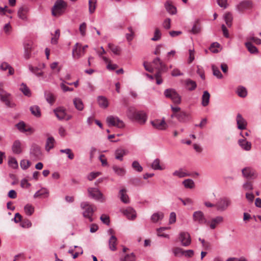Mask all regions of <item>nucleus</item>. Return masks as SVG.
I'll return each mask as SVG.
<instances>
[{"label":"nucleus","mask_w":261,"mask_h":261,"mask_svg":"<svg viewBox=\"0 0 261 261\" xmlns=\"http://www.w3.org/2000/svg\"><path fill=\"white\" fill-rule=\"evenodd\" d=\"M127 116L129 119L135 121L141 124H144L147 118L146 114L144 112H136L132 108H129L128 109Z\"/></svg>","instance_id":"nucleus-1"},{"label":"nucleus","mask_w":261,"mask_h":261,"mask_svg":"<svg viewBox=\"0 0 261 261\" xmlns=\"http://www.w3.org/2000/svg\"><path fill=\"white\" fill-rule=\"evenodd\" d=\"M67 7V4L63 0H57L51 8V14L55 17L62 15Z\"/></svg>","instance_id":"nucleus-2"},{"label":"nucleus","mask_w":261,"mask_h":261,"mask_svg":"<svg viewBox=\"0 0 261 261\" xmlns=\"http://www.w3.org/2000/svg\"><path fill=\"white\" fill-rule=\"evenodd\" d=\"M81 207L84 211L83 213V216L88 218L90 222H92L93 221L92 216L96 208H94V206L90 204L88 202H82L81 203Z\"/></svg>","instance_id":"nucleus-3"},{"label":"nucleus","mask_w":261,"mask_h":261,"mask_svg":"<svg viewBox=\"0 0 261 261\" xmlns=\"http://www.w3.org/2000/svg\"><path fill=\"white\" fill-rule=\"evenodd\" d=\"M164 94L166 98L171 99L174 103L179 105L181 103V96L175 89L172 88L166 89Z\"/></svg>","instance_id":"nucleus-4"},{"label":"nucleus","mask_w":261,"mask_h":261,"mask_svg":"<svg viewBox=\"0 0 261 261\" xmlns=\"http://www.w3.org/2000/svg\"><path fill=\"white\" fill-rule=\"evenodd\" d=\"M106 121L110 126H114L120 128H123L124 126V123L123 121L117 117L109 116L107 118Z\"/></svg>","instance_id":"nucleus-5"},{"label":"nucleus","mask_w":261,"mask_h":261,"mask_svg":"<svg viewBox=\"0 0 261 261\" xmlns=\"http://www.w3.org/2000/svg\"><path fill=\"white\" fill-rule=\"evenodd\" d=\"M231 201L226 197L220 198L216 204V207L218 211L223 212L230 205Z\"/></svg>","instance_id":"nucleus-6"},{"label":"nucleus","mask_w":261,"mask_h":261,"mask_svg":"<svg viewBox=\"0 0 261 261\" xmlns=\"http://www.w3.org/2000/svg\"><path fill=\"white\" fill-rule=\"evenodd\" d=\"M179 239L183 246H188L191 243V236L187 232H181L179 235Z\"/></svg>","instance_id":"nucleus-7"},{"label":"nucleus","mask_w":261,"mask_h":261,"mask_svg":"<svg viewBox=\"0 0 261 261\" xmlns=\"http://www.w3.org/2000/svg\"><path fill=\"white\" fill-rule=\"evenodd\" d=\"M193 218L195 222H198L200 224L207 223L203 213L200 211L195 212L193 214Z\"/></svg>","instance_id":"nucleus-8"},{"label":"nucleus","mask_w":261,"mask_h":261,"mask_svg":"<svg viewBox=\"0 0 261 261\" xmlns=\"http://www.w3.org/2000/svg\"><path fill=\"white\" fill-rule=\"evenodd\" d=\"M88 192L90 196L95 200H101L103 198V195L97 188H89Z\"/></svg>","instance_id":"nucleus-9"},{"label":"nucleus","mask_w":261,"mask_h":261,"mask_svg":"<svg viewBox=\"0 0 261 261\" xmlns=\"http://www.w3.org/2000/svg\"><path fill=\"white\" fill-rule=\"evenodd\" d=\"M151 123L154 128L158 129L164 130L167 127V124L165 122L164 118L162 120L157 119L152 121Z\"/></svg>","instance_id":"nucleus-10"},{"label":"nucleus","mask_w":261,"mask_h":261,"mask_svg":"<svg viewBox=\"0 0 261 261\" xmlns=\"http://www.w3.org/2000/svg\"><path fill=\"white\" fill-rule=\"evenodd\" d=\"M242 174L247 178L252 179L256 177L255 171L250 167H246L242 169Z\"/></svg>","instance_id":"nucleus-11"},{"label":"nucleus","mask_w":261,"mask_h":261,"mask_svg":"<svg viewBox=\"0 0 261 261\" xmlns=\"http://www.w3.org/2000/svg\"><path fill=\"white\" fill-rule=\"evenodd\" d=\"M23 46L24 49V57L28 60L31 57L33 46L32 42L31 41H26L24 43Z\"/></svg>","instance_id":"nucleus-12"},{"label":"nucleus","mask_w":261,"mask_h":261,"mask_svg":"<svg viewBox=\"0 0 261 261\" xmlns=\"http://www.w3.org/2000/svg\"><path fill=\"white\" fill-rule=\"evenodd\" d=\"M236 119L238 128L239 129H245L246 128L247 123L246 121L243 118L240 114H237Z\"/></svg>","instance_id":"nucleus-13"},{"label":"nucleus","mask_w":261,"mask_h":261,"mask_svg":"<svg viewBox=\"0 0 261 261\" xmlns=\"http://www.w3.org/2000/svg\"><path fill=\"white\" fill-rule=\"evenodd\" d=\"M82 53H83V51L81 49V45L76 43L72 49L73 57L74 58L79 59L82 56L83 54Z\"/></svg>","instance_id":"nucleus-14"},{"label":"nucleus","mask_w":261,"mask_h":261,"mask_svg":"<svg viewBox=\"0 0 261 261\" xmlns=\"http://www.w3.org/2000/svg\"><path fill=\"white\" fill-rule=\"evenodd\" d=\"M223 221V218L222 216H217L212 219L211 222H207V223H210V227L211 229H214L216 226Z\"/></svg>","instance_id":"nucleus-15"},{"label":"nucleus","mask_w":261,"mask_h":261,"mask_svg":"<svg viewBox=\"0 0 261 261\" xmlns=\"http://www.w3.org/2000/svg\"><path fill=\"white\" fill-rule=\"evenodd\" d=\"M54 112L55 114L56 117L59 120L64 119L65 116H66V113L65 111V109H63L61 107L58 108L54 110Z\"/></svg>","instance_id":"nucleus-16"},{"label":"nucleus","mask_w":261,"mask_h":261,"mask_svg":"<svg viewBox=\"0 0 261 261\" xmlns=\"http://www.w3.org/2000/svg\"><path fill=\"white\" fill-rule=\"evenodd\" d=\"M0 69L3 71H5L8 69L9 75H13L14 73V70L13 68L7 62H4L0 65Z\"/></svg>","instance_id":"nucleus-17"},{"label":"nucleus","mask_w":261,"mask_h":261,"mask_svg":"<svg viewBox=\"0 0 261 261\" xmlns=\"http://www.w3.org/2000/svg\"><path fill=\"white\" fill-rule=\"evenodd\" d=\"M239 145L241 148L246 151H249L251 148V143L247 141L246 139H240L238 141Z\"/></svg>","instance_id":"nucleus-18"},{"label":"nucleus","mask_w":261,"mask_h":261,"mask_svg":"<svg viewBox=\"0 0 261 261\" xmlns=\"http://www.w3.org/2000/svg\"><path fill=\"white\" fill-rule=\"evenodd\" d=\"M12 150L13 153L15 154H20L21 153V144L19 140H16L14 142L12 146Z\"/></svg>","instance_id":"nucleus-19"},{"label":"nucleus","mask_w":261,"mask_h":261,"mask_svg":"<svg viewBox=\"0 0 261 261\" xmlns=\"http://www.w3.org/2000/svg\"><path fill=\"white\" fill-rule=\"evenodd\" d=\"M29 11V8L26 6H21L18 11V16L22 20L27 19L26 14Z\"/></svg>","instance_id":"nucleus-20"},{"label":"nucleus","mask_w":261,"mask_h":261,"mask_svg":"<svg viewBox=\"0 0 261 261\" xmlns=\"http://www.w3.org/2000/svg\"><path fill=\"white\" fill-rule=\"evenodd\" d=\"M128 153V151L125 149L119 148L115 150V158L117 160L122 161L123 160V156Z\"/></svg>","instance_id":"nucleus-21"},{"label":"nucleus","mask_w":261,"mask_h":261,"mask_svg":"<svg viewBox=\"0 0 261 261\" xmlns=\"http://www.w3.org/2000/svg\"><path fill=\"white\" fill-rule=\"evenodd\" d=\"M252 6V3L249 1H245L241 2L238 5V9L239 11L242 12L244 10L247 9Z\"/></svg>","instance_id":"nucleus-22"},{"label":"nucleus","mask_w":261,"mask_h":261,"mask_svg":"<svg viewBox=\"0 0 261 261\" xmlns=\"http://www.w3.org/2000/svg\"><path fill=\"white\" fill-rule=\"evenodd\" d=\"M97 101L100 107L102 108H106L108 106V101L107 98L103 96H99L97 97Z\"/></svg>","instance_id":"nucleus-23"},{"label":"nucleus","mask_w":261,"mask_h":261,"mask_svg":"<svg viewBox=\"0 0 261 261\" xmlns=\"http://www.w3.org/2000/svg\"><path fill=\"white\" fill-rule=\"evenodd\" d=\"M165 8L167 11L171 14H175L176 13V8L170 2L167 1L165 4Z\"/></svg>","instance_id":"nucleus-24"},{"label":"nucleus","mask_w":261,"mask_h":261,"mask_svg":"<svg viewBox=\"0 0 261 261\" xmlns=\"http://www.w3.org/2000/svg\"><path fill=\"white\" fill-rule=\"evenodd\" d=\"M185 85L186 88L189 91H193L195 90L197 87V84L196 82L190 79L185 80Z\"/></svg>","instance_id":"nucleus-25"},{"label":"nucleus","mask_w":261,"mask_h":261,"mask_svg":"<svg viewBox=\"0 0 261 261\" xmlns=\"http://www.w3.org/2000/svg\"><path fill=\"white\" fill-rule=\"evenodd\" d=\"M55 140L53 137H48L45 143V149L47 151H49L51 149L54 147V144Z\"/></svg>","instance_id":"nucleus-26"},{"label":"nucleus","mask_w":261,"mask_h":261,"mask_svg":"<svg viewBox=\"0 0 261 261\" xmlns=\"http://www.w3.org/2000/svg\"><path fill=\"white\" fill-rule=\"evenodd\" d=\"M210 94L207 91H204L203 92V95L202 96V102L201 105L203 107L207 106L210 101Z\"/></svg>","instance_id":"nucleus-27"},{"label":"nucleus","mask_w":261,"mask_h":261,"mask_svg":"<svg viewBox=\"0 0 261 261\" xmlns=\"http://www.w3.org/2000/svg\"><path fill=\"white\" fill-rule=\"evenodd\" d=\"M116 242H117V238L114 236L112 235L109 240V248L112 251H115L116 250Z\"/></svg>","instance_id":"nucleus-28"},{"label":"nucleus","mask_w":261,"mask_h":261,"mask_svg":"<svg viewBox=\"0 0 261 261\" xmlns=\"http://www.w3.org/2000/svg\"><path fill=\"white\" fill-rule=\"evenodd\" d=\"M124 214L126 215L128 219H134L136 217L135 211L130 207L126 209L124 212Z\"/></svg>","instance_id":"nucleus-29"},{"label":"nucleus","mask_w":261,"mask_h":261,"mask_svg":"<svg viewBox=\"0 0 261 261\" xmlns=\"http://www.w3.org/2000/svg\"><path fill=\"white\" fill-rule=\"evenodd\" d=\"M75 108L79 111H82L84 109V104L82 99L80 98H75L73 100Z\"/></svg>","instance_id":"nucleus-30"},{"label":"nucleus","mask_w":261,"mask_h":261,"mask_svg":"<svg viewBox=\"0 0 261 261\" xmlns=\"http://www.w3.org/2000/svg\"><path fill=\"white\" fill-rule=\"evenodd\" d=\"M44 95L46 100L51 105H52L55 101V97L54 95L49 91H45Z\"/></svg>","instance_id":"nucleus-31"},{"label":"nucleus","mask_w":261,"mask_h":261,"mask_svg":"<svg viewBox=\"0 0 261 261\" xmlns=\"http://www.w3.org/2000/svg\"><path fill=\"white\" fill-rule=\"evenodd\" d=\"M30 110L32 115L36 117H40L41 115L40 109L37 106H33L30 107Z\"/></svg>","instance_id":"nucleus-32"},{"label":"nucleus","mask_w":261,"mask_h":261,"mask_svg":"<svg viewBox=\"0 0 261 261\" xmlns=\"http://www.w3.org/2000/svg\"><path fill=\"white\" fill-rule=\"evenodd\" d=\"M120 195V199L124 203L129 202L128 196L126 194V190L122 189L119 192Z\"/></svg>","instance_id":"nucleus-33"},{"label":"nucleus","mask_w":261,"mask_h":261,"mask_svg":"<svg viewBox=\"0 0 261 261\" xmlns=\"http://www.w3.org/2000/svg\"><path fill=\"white\" fill-rule=\"evenodd\" d=\"M19 90L25 96L30 97L31 95V91H30V89L26 85V84H25L24 83H22L21 84V87H20Z\"/></svg>","instance_id":"nucleus-34"},{"label":"nucleus","mask_w":261,"mask_h":261,"mask_svg":"<svg viewBox=\"0 0 261 261\" xmlns=\"http://www.w3.org/2000/svg\"><path fill=\"white\" fill-rule=\"evenodd\" d=\"M31 153L36 158L40 156L42 154L40 147L36 145L33 146Z\"/></svg>","instance_id":"nucleus-35"},{"label":"nucleus","mask_w":261,"mask_h":261,"mask_svg":"<svg viewBox=\"0 0 261 261\" xmlns=\"http://www.w3.org/2000/svg\"><path fill=\"white\" fill-rule=\"evenodd\" d=\"M113 169L114 172L118 175L122 176L125 175L126 171L123 168L119 167L116 165L113 166Z\"/></svg>","instance_id":"nucleus-36"},{"label":"nucleus","mask_w":261,"mask_h":261,"mask_svg":"<svg viewBox=\"0 0 261 261\" xmlns=\"http://www.w3.org/2000/svg\"><path fill=\"white\" fill-rule=\"evenodd\" d=\"M108 47L115 55H120V53L121 51V48L120 47L115 45L114 44H112V43H109Z\"/></svg>","instance_id":"nucleus-37"},{"label":"nucleus","mask_w":261,"mask_h":261,"mask_svg":"<svg viewBox=\"0 0 261 261\" xmlns=\"http://www.w3.org/2000/svg\"><path fill=\"white\" fill-rule=\"evenodd\" d=\"M164 214L162 212H158L154 213L151 217V221L155 223L158 222L159 220H161L163 218Z\"/></svg>","instance_id":"nucleus-38"},{"label":"nucleus","mask_w":261,"mask_h":261,"mask_svg":"<svg viewBox=\"0 0 261 261\" xmlns=\"http://www.w3.org/2000/svg\"><path fill=\"white\" fill-rule=\"evenodd\" d=\"M200 31L201 26L199 23V20H197L194 24L192 28V30H191V32L193 34H197L199 33Z\"/></svg>","instance_id":"nucleus-39"},{"label":"nucleus","mask_w":261,"mask_h":261,"mask_svg":"<svg viewBox=\"0 0 261 261\" xmlns=\"http://www.w3.org/2000/svg\"><path fill=\"white\" fill-rule=\"evenodd\" d=\"M153 63L156 66V69L163 70L165 68V65L161 61L160 59L158 57L155 58L153 61Z\"/></svg>","instance_id":"nucleus-40"},{"label":"nucleus","mask_w":261,"mask_h":261,"mask_svg":"<svg viewBox=\"0 0 261 261\" xmlns=\"http://www.w3.org/2000/svg\"><path fill=\"white\" fill-rule=\"evenodd\" d=\"M225 21L226 24L228 27H230L232 24V15L231 13L230 12H227L225 13L224 16Z\"/></svg>","instance_id":"nucleus-41"},{"label":"nucleus","mask_w":261,"mask_h":261,"mask_svg":"<svg viewBox=\"0 0 261 261\" xmlns=\"http://www.w3.org/2000/svg\"><path fill=\"white\" fill-rule=\"evenodd\" d=\"M245 46L251 54H255L258 53L257 48L250 42H246Z\"/></svg>","instance_id":"nucleus-42"},{"label":"nucleus","mask_w":261,"mask_h":261,"mask_svg":"<svg viewBox=\"0 0 261 261\" xmlns=\"http://www.w3.org/2000/svg\"><path fill=\"white\" fill-rule=\"evenodd\" d=\"M151 168L154 170H162L164 168L160 165V160L159 159H155L151 164Z\"/></svg>","instance_id":"nucleus-43"},{"label":"nucleus","mask_w":261,"mask_h":261,"mask_svg":"<svg viewBox=\"0 0 261 261\" xmlns=\"http://www.w3.org/2000/svg\"><path fill=\"white\" fill-rule=\"evenodd\" d=\"M10 97L11 94L10 93L6 92L2 89L0 90V98L2 101L5 102L8 99H10Z\"/></svg>","instance_id":"nucleus-44"},{"label":"nucleus","mask_w":261,"mask_h":261,"mask_svg":"<svg viewBox=\"0 0 261 261\" xmlns=\"http://www.w3.org/2000/svg\"><path fill=\"white\" fill-rule=\"evenodd\" d=\"M24 211L28 216H31L34 212V207L30 204H27L24 206Z\"/></svg>","instance_id":"nucleus-45"},{"label":"nucleus","mask_w":261,"mask_h":261,"mask_svg":"<svg viewBox=\"0 0 261 261\" xmlns=\"http://www.w3.org/2000/svg\"><path fill=\"white\" fill-rule=\"evenodd\" d=\"M212 69L213 70V75L218 79H221L223 77V75L219 70V68L214 65H212Z\"/></svg>","instance_id":"nucleus-46"},{"label":"nucleus","mask_w":261,"mask_h":261,"mask_svg":"<svg viewBox=\"0 0 261 261\" xmlns=\"http://www.w3.org/2000/svg\"><path fill=\"white\" fill-rule=\"evenodd\" d=\"M237 93L240 97H245L247 94V90L243 86H239L237 89Z\"/></svg>","instance_id":"nucleus-47"},{"label":"nucleus","mask_w":261,"mask_h":261,"mask_svg":"<svg viewBox=\"0 0 261 261\" xmlns=\"http://www.w3.org/2000/svg\"><path fill=\"white\" fill-rule=\"evenodd\" d=\"M187 117L188 114L184 111L180 112L175 115V117H176L180 122L185 121Z\"/></svg>","instance_id":"nucleus-48"},{"label":"nucleus","mask_w":261,"mask_h":261,"mask_svg":"<svg viewBox=\"0 0 261 261\" xmlns=\"http://www.w3.org/2000/svg\"><path fill=\"white\" fill-rule=\"evenodd\" d=\"M120 261H136V256L134 253L126 254L124 257L120 258Z\"/></svg>","instance_id":"nucleus-49"},{"label":"nucleus","mask_w":261,"mask_h":261,"mask_svg":"<svg viewBox=\"0 0 261 261\" xmlns=\"http://www.w3.org/2000/svg\"><path fill=\"white\" fill-rule=\"evenodd\" d=\"M182 184L186 188L192 189L194 187V182L191 179H187L182 181Z\"/></svg>","instance_id":"nucleus-50"},{"label":"nucleus","mask_w":261,"mask_h":261,"mask_svg":"<svg viewBox=\"0 0 261 261\" xmlns=\"http://www.w3.org/2000/svg\"><path fill=\"white\" fill-rule=\"evenodd\" d=\"M17 129L20 131L21 132H27L29 130V129H25V124L23 121H20L17 124L15 125Z\"/></svg>","instance_id":"nucleus-51"},{"label":"nucleus","mask_w":261,"mask_h":261,"mask_svg":"<svg viewBox=\"0 0 261 261\" xmlns=\"http://www.w3.org/2000/svg\"><path fill=\"white\" fill-rule=\"evenodd\" d=\"M161 36H162V33H161L160 30H159V29L156 28L155 29V31H154V36L151 38V40L154 41L159 40L161 38Z\"/></svg>","instance_id":"nucleus-52"},{"label":"nucleus","mask_w":261,"mask_h":261,"mask_svg":"<svg viewBox=\"0 0 261 261\" xmlns=\"http://www.w3.org/2000/svg\"><path fill=\"white\" fill-rule=\"evenodd\" d=\"M96 0L89 1V11L90 13H93L96 8Z\"/></svg>","instance_id":"nucleus-53"},{"label":"nucleus","mask_w":261,"mask_h":261,"mask_svg":"<svg viewBox=\"0 0 261 261\" xmlns=\"http://www.w3.org/2000/svg\"><path fill=\"white\" fill-rule=\"evenodd\" d=\"M60 151L61 153H66L68 155V158L70 160H72L74 157V154L72 152L71 150L69 148L61 149Z\"/></svg>","instance_id":"nucleus-54"},{"label":"nucleus","mask_w":261,"mask_h":261,"mask_svg":"<svg viewBox=\"0 0 261 261\" xmlns=\"http://www.w3.org/2000/svg\"><path fill=\"white\" fill-rule=\"evenodd\" d=\"M30 70L37 76H41L42 72L40 71V69L37 67H33L32 65H29Z\"/></svg>","instance_id":"nucleus-55"},{"label":"nucleus","mask_w":261,"mask_h":261,"mask_svg":"<svg viewBox=\"0 0 261 261\" xmlns=\"http://www.w3.org/2000/svg\"><path fill=\"white\" fill-rule=\"evenodd\" d=\"M20 167L23 170L27 169L31 165V162L26 160H22L20 161Z\"/></svg>","instance_id":"nucleus-56"},{"label":"nucleus","mask_w":261,"mask_h":261,"mask_svg":"<svg viewBox=\"0 0 261 261\" xmlns=\"http://www.w3.org/2000/svg\"><path fill=\"white\" fill-rule=\"evenodd\" d=\"M173 175L174 176H177L180 178L184 177L187 176H189V174L184 172L182 171L181 169H180L179 170H176L173 173Z\"/></svg>","instance_id":"nucleus-57"},{"label":"nucleus","mask_w":261,"mask_h":261,"mask_svg":"<svg viewBox=\"0 0 261 261\" xmlns=\"http://www.w3.org/2000/svg\"><path fill=\"white\" fill-rule=\"evenodd\" d=\"M132 167L137 171L138 172H142L143 170L142 167L140 165L139 163L137 161H135L132 163Z\"/></svg>","instance_id":"nucleus-58"},{"label":"nucleus","mask_w":261,"mask_h":261,"mask_svg":"<svg viewBox=\"0 0 261 261\" xmlns=\"http://www.w3.org/2000/svg\"><path fill=\"white\" fill-rule=\"evenodd\" d=\"M9 165L13 169H16L18 167V163L16 160L14 158H10L9 162Z\"/></svg>","instance_id":"nucleus-59"},{"label":"nucleus","mask_w":261,"mask_h":261,"mask_svg":"<svg viewBox=\"0 0 261 261\" xmlns=\"http://www.w3.org/2000/svg\"><path fill=\"white\" fill-rule=\"evenodd\" d=\"M48 194V192L46 189H42L41 190L38 191L37 192H36L34 195V197L36 198L40 197L41 196H43L45 194L47 195Z\"/></svg>","instance_id":"nucleus-60"},{"label":"nucleus","mask_w":261,"mask_h":261,"mask_svg":"<svg viewBox=\"0 0 261 261\" xmlns=\"http://www.w3.org/2000/svg\"><path fill=\"white\" fill-rule=\"evenodd\" d=\"M60 37V30L59 29H57L56 31H55V35L54 36V37H53L51 38V43L53 44H57L58 43V40L59 39Z\"/></svg>","instance_id":"nucleus-61"},{"label":"nucleus","mask_w":261,"mask_h":261,"mask_svg":"<svg viewBox=\"0 0 261 261\" xmlns=\"http://www.w3.org/2000/svg\"><path fill=\"white\" fill-rule=\"evenodd\" d=\"M31 225L32 223L31 221L27 219L22 220L20 223V226L23 228H29Z\"/></svg>","instance_id":"nucleus-62"},{"label":"nucleus","mask_w":261,"mask_h":261,"mask_svg":"<svg viewBox=\"0 0 261 261\" xmlns=\"http://www.w3.org/2000/svg\"><path fill=\"white\" fill-rule=\"evenodd\" d=\"M173 252L175 256L182 255L185 253V251L179 247H176L173 249Z\"/></svg>","instance_id":"nucleus-63"},{"label":"nucleus","mask_w":261,"mask_h":261,"mask_svg":"<svg viewBox=\"0 0 261 261\" xmlns=\"http://www.w3.org/2000/svg\"><path fill=\"white\" fill-rule=\"evenodd\" d=\"M163 27L167 30L171 28V19L170 18H166L164 20L162 24Z\"/></svg>","instance_id":"nucleus-64"}]
</instances>
